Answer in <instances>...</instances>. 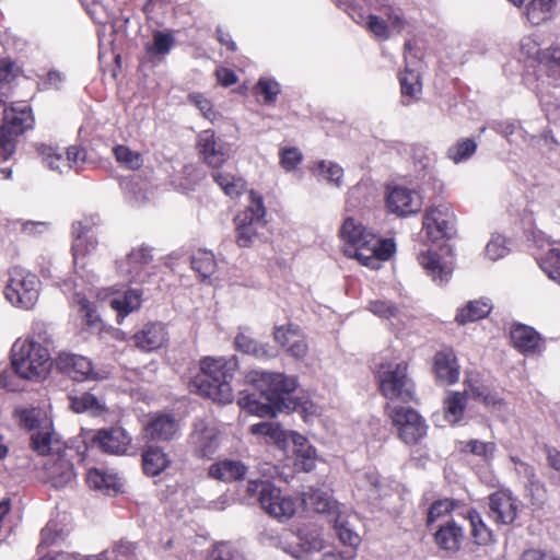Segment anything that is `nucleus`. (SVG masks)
I'll use <instances>...</instances> for the list:
<instances>
[{
  "label": "nucleus",
  "mask_w": 560,
  "mask_h": 560,
  "mask_svg": "<svg viewBox=\"0 0 560 560\" xmlns=\"http://www.w3.org/2000/svg\"><path fill=\"white\" fill-rule=\"evenodd\" d=\"M464 538V529L454 521H450L441 526L434 535V540L439 548L452 553L460 549Z\"/></svg>",
  "instance_id": "nucleus-34"
},
{
  "label": "nucleus",
  "mask_w": 560,
  "mask_h": 560,
  "mask_svg": "<svg viewBox=\"0 0 560 560\" xmlns=\"http://www.w3.org/2000/svg\"><path fill=\"white\" fill-rule=\"evenodd\" d=\"M465 517L470 523L471 536L475 544L486 546L492 541V530L485 524L480 514L476 510H468Z\"/></svg>",
  "instance_id": "nucleus-48"
},
{
  "label": "nucleus",
  "mask_w": 560,
  "mask_h": 560,
  "mask_svg": "<svg viewBox=\"0 0 560 560\" xmlns=\"http://www.w3.org/2000/svg\"><path fill=\"white\" fill-rule=\"evenodd\" d=\"M246 491L249 497H257L261 509L277 520H289L296 512V500L283 495L281 490L269 481L249 480Z\"/></svg>",
  "instance_id": "nucleus-8"
},
{
  "label": "nucleus",
  "mask_w": 560,
  "mask_h": 560,
  "mask_svg": "<svg viewBox=\"0 0 560 560\" xmlns=\"http://www.w3.org/2000/svg\"><path fill=\"white\" fill-rule=\"evenodd\" d=\"M75 478L72 463L65 453L52 454L43 467V480L54 488H63Z\"/></svg>",
  "instance_id": "nucleus-22"
},
{
  "label": "nucleus",
  "mask_w": 560,
  "mask_h": 560,
  "mask_svg": "<svg viewBox=\"0 0 560 560\" xmlns=\"http://www.w3.org/2000/svg\"><path fill=\"white\" fill-rule=\"evenodd\" d=\"M39 291L40 280L35 273L22 267H13L10 270L4 296L11 305L22 310H32L38 301Z\"/></svg>",
  "instance_id": "nucleus-9"
},
{
  "label": "nucleus",
  "mask_w": 560,
  "mask_h": 560,
  "mask_svg": "<svg viewBox=\"0 0 560 560\" xmlns=\"http://www.w3.org/2000/svg\"><path fill=\"white\" fill-rule=\"evenodd\" d=\"M518 512L520 501L510 490H499L489 495V516L497 524L514 523Z\"/></svg>",
  "instance_id": "nucleus-20"
},
{
  "label": "nucleus",
  "mask_w": 560,
  "mask_h": 560,
  "mask_svg": "<svg viewBox=\"0 0 560 560\" xmlns=\"http://www.w3.org/2000/svg\"><path fill=\"white\" fill-rule=\"evenodd\" d=\"M245 381L254 386L266 401H259L247 395L240 397L237 402L242 409L259 417L275 416L277 411L287 407L284 396L296 388L295 377L278 372L253 370L246 374Z\"/></svg>",
  "instance_id": "nucleus-2"
},
{
  "label": "nucleus",
  "mask_w": 560,
  "mask_h": 560,
  "mask_svg": "<svg viewBox=\"0 0 560 560\" xmlns=\"http://www.w3.org/2000/svg\"><path fill=\"white\" fill-rule=\"evenodd\" d=\"M271 544L298 560H310L311 557L324 549V539L318 528H305L299 535L283 532Z\"/></svg>",
  "instance_id": "nucleus-11"
},
{
  "label": "nucleus",
  "mask_w": 560,
  "mask_h": 560,
  "mask_svg": "<svg viewBox=\"0 0 560 560\" xmlns=\"http://www.w3.org/2000/svg\"><path fill=\"white\" fill-rule=\"evenodd\" d=\"M339 234L345 243L343 254L373 270L378 269L395 252L392 240L380 238L352 217L345 219Z\"/></svg>",
  "instance_id": "nucleus-3"
},
{
  "label": "nucleus",
  "mask_w": 560,
  "mask_h": 560,
  "mask_svg": "<svg viewBox=\"0 0 560 560\" xmlns=\"http://www.w3.org/2000/svg\"><path fill=\"white\" fill-rule=\"evenodd\" d=\"M381 394L388 400L402 402L415 399V383L405 361L381 359L374 364Z\"/></svg>",
  "instance_id": "nucleus-7"
},
{
  "label": "nucleus",
  "mask_w": 560,
  "mask_h": 560,
  "mask_svg": "<svg viewBox=\"0 0 560 560\" xmlns=\"http://www.w3.org/2000/svg\"><path fill=\"white\" fill-rule=\"evenodd\" d=\"M37 152L42 163L47 168L59 173L68 170L69 162H67L66 156L59 150V148L47 144H39L37 145Z\"/></svg>",
  "instance_id": "nucleus-41"
},
{
  "label": "nucleus",
  "mask_w": 560,
  "mask_h": 560,
  "mask_svg": "<svg viewBox=\"0 0 560 560\" xmlns=\"http://www.w3.org/2000/svg\"><path fill=\"white\" fill-rule=\"evenodd\" d=\"M247 470V466L241 460L222 459L210 466L209 475L214 479L232 482L242 480L246 476Z\"/></svg>",
  "instance_id": "nucleus-36"
},
{
  "label": "nucleus",
  "mask_w": 560,
  "mask_h": 560,
  "mask_svg": "<svg viewBox=\"0 0 560 560\" xmlns=\"http://www.w3.org/2000/svg\"><path fill=\"white\" fill-rule=\"evenodd\" d=\"M418 262L430 279L438 285L447 283L453 275L455 261L452 255L443 256L433 250H423Z\"/></svg>",
  "instance_id": "nucleus-18"
},
{
  "label": "nucleus",
  "mask_w": 560,
  "mask_h": 560,
  "mask_svg": "<svg viewBox=\"0 0 560 560\" xmlns=\"http://www.w3.org/2000/svg\"><path fill=\"white\" fill-rule=\"evenodd\" d=\"M189 442L199 456L210 457L219 446L220 434L215 425L198 420L194 424Z\"/></svg>",
  "instance_id": "nucleus-24"
},
{
  "label": "nucleus",
  "mask_w": 560,
  "mask_h": 560,
  "mask_svg": "<svg viewBox=\"0 0 560 560\" xmlns=\"http://www.w3.org/2000/svg\"><path fill=\"white\" fill-rule=\"evenodd\" d=\"M34 118L26 104H15L4 109L3 125L0 127V159L9 160L15 151V140L32 128Z\"/></svg>",
  "instance_id": "nucleus-10"
},
{
  "label": "nucleus",
  "mask_w": 560,
  "mask_h": 560,
  "mask_svg": "<svg viewBox=\"0 0 560 560\" xmlns=\"http://www.w3.org/2000/svg\"><path fill=\"white\" fill-rule=\"evenodd\" d=\"M273 339L287 354L296 360H303L308 353L306 338L296 325L277 326L273 330Z\"/></svg>",
  "instance_id": "nucleus-21"
},
{
  "label": "nucleus",
  "mask_w": 560,
  "mask_h": 560,
  "mask_svg": "<svg viewBox=\"0 0 560 560\" xmlns=\"http://www.w3.org/2000/svg\"><path fill=\"white\" fill-rule=\"evenodd\" d=\"M172 460L162 447L150 445L142 452V467L147 476L155 477L166 470Z\"/></svg>",
  "instance_id": "nucleus-35"
},
{
  "label": "nucleus",
  "mask_w": 560,
  "mask_h": 560,
  "mask_svg": "<svg viewBox=\"0 0 560 560\" xmlns=\"http://www.w3.org/2000/svg\"><path fill=\"white\" fill-rule=\"evenodd\" d=\"M93 222L91 220L78 221L72 225V254L75 267H84V258L96 248V241L90 234Z\"/></svg>",
  "instance_id": "nucleus-25"
},
{
  "label": "nucleus",
  "mask_w": 560,
  "mask_h": 560,
  "mask_svg": "<svg viewBox=\"0 0 560 560\" xmlns=\"http://www.w3.org/2000/svg\"><path fill=\"white\" fill-rule=\"evenodd\" d=\"M388 416L405 444L415 445L428 433V425L424 419L411 408L388 407Z\"/></svg>",
  "instance_id": "nucleus-14"
},
{
  "label": "nucleus",
  "mask_w": 560,
  "mask_h": 560,
  "mask_svg": "<svg viewBox=\"0 0 560 560\" xmlns=\"http://www.w3.org/2000/svg\"><path fill=\"white\" fill-rule=\"evenodd\" d=\"M467 395L482 400L487 406L501 407L502 399L495 394L489 393L487 388L478 382H468L467 388L464 393L455 392L450 394L444 401V417L451 423H457L464 416Z\"/></svg>",
  "instance_id": "nucleus-13"
},
{
  "label": "nucleus",
  "mask_w": 560,
  "mask_h": 560,
  "mask_svg": "<svg viewBox=\"0 0 560 560\" xmlns=\"http://www.w3.org/2000/svg\"><path fill=\"white\" fill-rule=\"evenodd\" d=\"M455 214L451 206L431 207L423 217V230L432 242L451 238L455 234Z\"/></svg>",
  "instance_id": "nucleus-16"
},
{
  "label": "nucleus",
  "mask_w": 560,
  "mask_h": 560,
  "mask_svg": "<svg viewBox=\"0 0 560 560\" xmlns=\"http://www.w3.org/2000/svg\"><path fill=\"white\" fill-rule=\"evenodd\" d=\"M509 252L506 240L501 234H493L485 248L486 257L493 261L505 257Z\"/></svg>",
  "instance_id": "nucleus-59"
},
{
  "label": "nucleus",
  "mask_w": 560,
  "mask_h": 560,
  "mask_svg": "<svg viewBox=\"0 0 560 560\" xmlns=\"http://www.w3.org/2000/svg\"><path fill=\"white\" fill-rule=\"evenodd\" d=\"M175 44L174 36L168 32L155 31L152 40L147 43L144 48L147 55L152 59L167 55Z\"/></svg>",
  "instance_id": "nucleus-47"
},
{
  "label": "nucleus",
  "mask_w": 560,
  "mask_h": 560,
  "mask_svg": "<svg viewBox=\"0 0 560 560\" xmlns=\"http://www.w3.org/2000/svg\"><path fill=\"white\" fill-rule=\"evenodd\" d=\"M422 196L416 188L398 184L386 187L385 207L388 212L399 218H407L418 213L422 208Z\"/></svg>",
  "instance_id": "nucleus-15"
},
{
  "label": "nucleus",
  "mask_w": 560,
  "mask_h": 560,
  "mask_svg": "<svg viewBox=\"0 0 560 560\" xmlns=\"http://www.w3.org/2000/svg\"><path fill=\"white\" fill-rule=\"evenodd\" d=\"M212 560H244V558L235 546L222 542L215 547Z\"/></svg>",
  "instance_id": "nucleus-63"
},
{
  "label": "nucleus",
  "mask_w": 560,
  "mask_h": 560,
  "mask_svg": "<svg viewBox=\"0 0 560 560\" xmlns=\"http://www.w3.org/2000/svg\"><path fill=\"white\" fill-rule=\"evenodd\" d=\"M69 400L71 409L77 413L90 412L92 415H100L104 410V405L90 393L71 396Z\"/></svg>",
  "instance_id": "nucleus-52"
},
{
  "label": "nucleus",
  "mask_w": 560,
  "mask_h": 560,
  "mask_svg": "<svg viewBox=\"0 0 560 560\" xmlns=\"http://www.w3.org/2000/svg\"><path fill=\"white\" fill-rule=\"evenodd\" d=\"M86 482L90 488L107 492H116L120 487L117 475L109 474L97 468H91L88 470Z\"/></svg>",
  "instance_id": "nucleus-42"
},
{
  "label": "nucleus",
  "mask_w": 560,
  "mask_h": 560,
  "mask_svg": "<svg viewBox=\"0 0 560 560\" xmlns=\"http://www.w3.org/2000/svg\"><path fill=\"white\" fill-rule=\"evenodd\" d=\"M197 149L202 161L210 167H221L232 155V144L207 129L197 137Z\"/></svg>",
  "instance_id": "nucleus-17"
},
{
  "label": "nucleus",
  "mask_w": 560,
  "mask_h": 560,
  "mask_svg": "<svg viewBox=\"0 0 560 560\" xmlns=\"http://www.w3.org/2000/svg\"><path fill=\"white\" fill-rule=\"evenodd\" d=\"M358 486L360 489L365 490L371 499H377L386 495V492H383V483L376 471L362 474L358 479Z\"/></svg>",
  "instance_id": "nucleus-57"
},
{
  "label": "nucleus",
  "mask_w": 560,
  "mask_h": 560,
  "mask_svg": "<svg viewBox=\"0 0 560 560\" xmlns=\"http://www.w3.org/2000/svg\"><path fill=\"white\" fill-rule=\"evenodd\" d=\"M250 432L255 435H264L270 438L275 443L288 441L289 432L284 431L278 423L259 422L250 427Z\"/></svg>",
  "instance_id": "nucleus-56"
},
{
  "label": "nucleus",
  "mask_w": 560,
  "mask_h": 560,
  "mask_svg": "<svg viewBox=\"0 0 560 560\" xmlns=\"http://www.w3.org/2000/svg\"><path fill=\"white\" fill-rule=\"evenodd\" d=\"M84 560H136V546L129 541H119L98 555Z\"/></svg>",
  "instance_id": "nucleus-43"
},
{
  "label": "nucleus",
  "mask_w": 560,
  "mask_h": 560,
  "mask_svg": "<svg viewBox=\"0 0 560 560\" xmlns=\"http://www.w3.org/2000/svg\"><path fill=\"white\" fill-rule=\"evenodd\" d=\"M92 442L106 453L120 455L127 452L131 436L125 429L117 427L97 431L93 435Z\"/></svg>",
  "instance_id": "nucleus-27"
},
{
  "label": "nucleus",
  "mask_w": 560,
  "mask_h": 560,
  "mask_svg": "<svg viewBox=\"0 0 560 560\" xmlns=\"http://www.w3.org/2000/svg\"><path fill=\"white\" fill-rule=\"evenodd\" d=\"M555 0H532L525 8V15L529 23L539 25L551 18Z\"/></svg>",
  "instance_id": "nucleus-45"
},
{
  "label": "nucleus",
  "mask_w": 560,
  "mask_h": 560,
  "mask_svg": "<svg viewBox=\"0 0 560 560\" xmlns=\"http://www.w3.org/2000/svg\"><path fill=\"white\" fill-rule=\"evenodd\" d=\"M212 177L224 194L231 198L241 196L246 188V182L241 176L232 173L213 172Z\"/></svg>",
  "instance_id": "nucleus-44"
},
{
  "label": "nucleus",
  "mask_w": 560,
  "mask_h": 560,
  "mask_svg": "<svg viewBox=\"0 0 560 560\" xmlns=\"http://www.w3.org/2000/svg\"><path fill=\"white\" fill-rule=\"evenodd\" d=\"M288 441H291L294 447L295 466L304 471L313 470L316 465L317 454L307 439L295 431H290Z\"/></svg>",
  "instance_id": "nucleus-31"
},
{
  "label": "nucleus",
  "mask_w": 560,
  "mask_h": 560,
  "mask_svg": "<svg viewBox=\"0 0 560 560\" xmlns=\"http://www.w3.org/2000/svg\"><path fill=\"white\" fill-rule=\"evenodd\" d=\"M11 365L18 376L39 381L52 365L49 349L35 339H18L11 349Z\"/></svg>",
  "instance_id": "nucleus-6"
},
{
  "label": "nucleus",
  "mask_w": 560,
  "mask_h": 560,
  "mask_svg": "<svg viewBox=\"0 0 560 560\" xmlns=\"http://www.w3.org/2000/svg\"><path fill=\"white\" fill-rule=\"evenodd\" d=\"M303 501L317 513H327L334 516V518L340 514L337 502L334 501L326 491L313 490L311 493L306 494Z\"/></svg>",
  "instance_id": "nucleus-40"
},
{
  "label": "nucleus",
  "mask_w": 560,
  "mask_h": 560,
  "mask_svg": "<svg viewBox=\"0 0 560 560\" xmlns=\"http://www.w3.org/2000/svg\"><path fill=\"white\" fill-rule=\"evenodd\" d=\"M280 165L285 172H293L303 160V154L296 147H282L279 151Z\"/></svg>",
  "instance_id": "nucleus-60"
},
{
  "label": "nucleus",
  "mask_w": 560,
  "mask_h": 560,
  "mask_svg": "<svg viewBox=\"0 0 560 560\" xmlns=\"http://www.w3.org/2000/svg\"><path fill=\"white\" fill-rule=\"evenodd\" d=\"M133 341L136 347L142 351H155L164 347L168 341L166 326L160 322L147 323L133 335Z\"/></svg>",
  "instance_id": "nucleus-26"
},
{
  "label": "nucleus",
  "mask_w": 560,
  "mask_h": 560,
  "mask_svg": "<svg viewBox=\"0 0 560 560\" xmlns=\"http://www.w3.org/2000/svg\"><path fill=\"white\" fill-rule=\"evenodd\" d=\"M402 103L409 105L412 102L420 100L422 95V81L420 73L409 68L407 62L406 69L399 75Z\"/></svg>",
  "instance_id": "nucleus-37"
},
{
  "label": "nucleus",
  "mask_w": 560,
  "mask_h": 560,
  "mask_svg": "<svg viewBox=\"0 0 560 560\" xmlns=\"http://www.w3.org/2000/svg\"><path fill=\"white\" fill-rule=\"evenodd\" d=\"M334 523L339 540L343 545L355 549L361 542V537L350 526L349 522L341 515V513L334 518Z\"/></svg>",
  "instance_id": "nucleus-55"
},
{
  "label": "nucleus",
  "mask_w": 560,
  "mask_h": 560,
  "mask_svg": "<svg viewBox=\"0 0 560 560\" xmlns=\"http://www.w3.org/2000/svg\"><path fill=\"white\" fill-rule=\"evenodd\" d=\"M19 425L31 432V447L38 455L63 453V443L56 432L51 418L38 408H15Z\"/></svg>",
  "instance_id": "nucleus-5"
},
{
  "label": "nucleus",
  "mask_w": 560,
  "mask_h": 560,
  "mask_svg": "<svg viewBox=\"0 0 560 560\" xmlns=\"http://www.w3.org/2000/svg\"><path fill=\"white\" fill-rule=\"evenodd\" d=\"M255 92L264 96L265 103L271 104L276 102L281 89L275 79L262 77L256 83Z\"/></svg>",
  "instance_id": "nucleus-58"
},
{
  "label": "nucleus",
  "mask_w": 560,
  "mask_h": 560,
  "mask_svg": "<svg viewBox=\"0 0 560 560\" xmlns=\"http://www.w3.org/2000/svg\"><path fill=\"white\" fill-rule=\"evenodd\" d=\"M433 370L439 381L454 384L459 378V365L452 349L439 351L434 357Z\"/></svg>",
  "instance_id": "nucleus-30"
},
{
  "label": "nucleus",
  "mask_w": 560,
  "mask_h": 560,
  "mask_svg": "<svg viewBox=\"0 0 560 560\" xmlns=\"http://www.w3.org/2000/svg\"><path fill=\"white\" fill-rule=\"evenodd\" d=\"M238 368L236 357L205 358L200 361L201 377L197 382L200 395L218 404H230L234 399L231 382Z\"/></svg>",
  "instance_id": "nucleus-4"
},
{
  "label": "nucleus",
  "mask_w": 560,
  "mask_h": 560,
  "mask_svg": "<svg viewBox=\"0 0 560 560\" xmlns=\"http://www.w3.org/2000/svg\"><path fill=\"white\" fill-rule=\"evenodd\" d=\"M56 366L75 381L102 380L106 377L105 372L96 371L86 357L73 353H60L56 359Z\"/></svg>",
  "instance_id": "nucleus-19"
},
{
  "label": "nucleus",
  "mask_w": 560,
  "mask_h": 560,
  "mask_svg": "<svg viewBox=\"0 0 560 560\" xmlns=\"http://www.w3.org/2000/svg\"><path fill=\"white\" fill-rule=\"evenodd\" d=\"M537 261L547 277L560 285V242L549 244Z\"/></svg>",
  "instance_id": "nucleus-38"
},
{
  "label": "nucleus",
  "mask_w": 560,
  "mask_h": 560,
  "mask_svg": "<svg viewBox=\"0 0 560 560\" xmlns=\"http://www.w3.org/2000/svg\"><path fill=\"white\" fill-rule=\"evenodd\" d=\"M338 5L380 40L401 33L406 26L401 10L388 0H338Z\"/></svg>",
  "instance_id": "nucleus-1"
},
{
  "label": "nucleus",
  "mask_w": 560,
  "mask_h": 560,
  "mask_svg": "<svg viewBox=\"0 0 560 560\" xmlns=\"http://www.w3.org/2000/svg\"><path fill=\"white\" fill-rule=\"evenodd\" d=\"M266 208L262 197L249 192V205L235 218L236 242L241 247H249L258 235V229L265 225Z\"/></svg>",
  "instance_id": "nucleus-12"
},
{
  "label": "nucleus",
  "mask_w": 560,
  "mask_h": 560,
  "mask_svg": "<svg viewBox=\"0 0 560 560\" xmlns=\"http://www.w3.org/2000/svg\"><path fill=\"white\" fill-rule=\"evenodd\" d=\"M539 102L548 121L560 127V90L541 92Z\"/></svg>",
  "instance_id": "nucleus-46"
},
{
  "label": "nucleus",
  "mask_w": 560,
  "mask_h": 560,
  "mask_svg": "<svg viewBox=\"0 0 560 560\" xmlns=\"http://www.w3.org/2000/svg\"><path fill=\"white\" fill-rule=\"evenodd\" d=\"M492 310V304L487 299L468 302L459 308L456 314V322L460 325L485 318Z\"/></svg>",
  "instance_id": "nucleus-39"
},
{
  "label": "nucleus",
  "mask_w": 560,
  "mask_h": 560,
  "mask_svg": "<svg viewBox=\"0 0 560 560\" xmlns=\"http://www.w3.org/2000/svg\"><path fill=\"white\" fill-rule=\"evenodd\" d=\"M513 346L524 354L535 353L540 351L541 339L539 334L532 327L515 324L510 331Z\"/></svg>",
  "instance_id": "nucleus-33"
},
{
  "label": "nucleus",
  "mask_w": 560,
  "mask_h": 560,
  "mask_svg": "<svg viewBox=\"0 0 560 560\" xmlns=\"http://www.w3.org/2000/svg\"><path fill=\"white\" fill-rule=\"evenodd\" d=\"M188 100L194 104L205 118L213 121L215 119V112L212 108V103L201 93H191L188 95Z\"/></svg>",
  "instance_id": "nucleus-62"
},
{
  "label": "nucleus",
  "mask_w": 560,
  "mask_h": 560,
  "mask_svg": "<svg viewBox=\"0 0 560 560\" xmlns=\"http://www.w3.org/2000/svg\"><path fill=\"white\" fill-rule=\"evenodd\" d=\"M313 173L319 180H325L337 187L342 183L343 170L335 162L320 161L313 168Z\"/></svg>",
  "instance_id": "nucleus-50"
},
{
  "label": "nucleus",
  "mask_w": 560,
  "mask_h": 560,
  "mask_svg": "<svg viewBox=\"0 0 560 560\" xmlns=\"http://www.w3.org/2000/svg\"><path fill=\"white\" fill-rule=\"evenodd\" d=\"M466 448L472 454L482 456L486 460H488L493 456L495 446L491 442L471 440L467 443Z\"/></svg>",
  "instance_id": "nucleus-64"
},
{
  "label": "nucleus",
  "mask_w": 560,
  "mask_h": 560,
  "mask_svg": "<svg viewBox=\"0 0 560 560\" xmlns=\"http://www.w3.org/2000/svg\"><path fill=\"white\" fill-rule=\"evenodd\" d=\"M116 162L128 170L136 171L143 165V156L140 152L131 150L129 147L118 144L113 148Z\"/></svg>",
  "instance_id": "nucleus-51"
},
{
  "label": "nucleus",
  "mask_w": 560,
  "mask_h": 560,
  "mask_svg": "<svg viewBox=\"0 0 560 560\" xmlns=\"http://www.w3.org/2000/svg\"><path fill=\"white\" fill-rule=\"evenodd\" d=\"M191 268L201 279H209L217 269L214 255L205 249H198L191 257Z\"/></svg>",
  "instance_id": "nucleus-49"
},
{
  "label": "nucleus",
  "mask_w": 560,
  "mask_h": 560,
  "mask_svg": "<svg viewBox=\"0 0 560 560\" xmlns=\"http://www.w3.org/2000/svg\"><path fill=\"white\" fill-rule=\"evenodd\" d=\"M94 294V290L88 289L86 291H78L73 294V305L78 308V315L85 326L91 331H100L103 323L97 314L96 307L89 298Z\"/></svg>",
  "instance_id": "nucleus-29"
},
{
  "label": "nucleus",
  "mask_w": 560,
  "mask_h": 560,
  "mask_svg": "<svg viewBox=\"0 0 560 560\" xmlns=\"http://www.w3.org/2000/svg\"><path fill=\"white\" fill-rule=\"evenodd\" d=\"M477 142L471 138L457 140L447 149V158L455 164L467 161L477 150Z\"/></svg>",
  "instance_id": "nucleus-53"
},
{
  "label": "nucleus",
  "mask_w": 560,
  "mask_h": 560,
  "mask_svg": "<svg viewBox=\"0 0 560 560\" xmlns=\"http://www.w3.org/2000/svg\"><path fill=\"white\" fill-rule=\"evenodd\" d=\"M152 250L147 246L133 248L118 265L119 272L130 277L131 281L144 282L150 275Z\"/></svg>",
  "instance_id": "nucleus-23"
},
{
  "label": "nucleus",
  "mask_w": 560,
  "mask_h": 560,
  "mask_svg": "<svg viewBox=\"0 0 560 560\" xmlns=\"http://www.w3.org/2000/svg\"><path fill=\"white\" fill-rule=\"evenodd\" d=\"M179 430L178 421L168 413L152 417L145 424V432L152 440L168 441L175 438Z\"/></svg>",
  "instance_id": "nucleus-32"
},
{
  "label": "nucleus",
  "mask_w": 560,
  "mask_h": 560,
  "mask_svg": "<svg viewBox=\"0 0 560 560\" xmlns=\"http://www.w3.org/2000/svg\"><path fill=\"white\" fill-rule=\"evenodd\" d=\"M96 298L101 302H108L110 307L117 312L119 322L141 305V294L138 290H129L119 294L106 289L98 291Z\"/></svg>",
  "instance_id": "nucleus-28"
},
{
  "label": "nucleus",
  "mask_w": 560,
  "mask_h": 560,
  "mask_svg": "<svg viewBox=\"0 0 560 560\" xmlns=\"http://www.w3.org/2000/svg\"><path fill=\"white\" fill-rule=\"evenodd\" d=\"M455 509V502L450 499H443L435 501L429 509L428 523H434L440 517L450 513Z\"/></svg>",
  "instance_id": "nucleus-61"
},
{
  "label": "nucleus",
  "mask_w": 560,
  "mask_h": 560,
  "mask_svg": "<svg viewBox=\"0 0 560 560\" xmlns=\"http://www.w3.org/2000/svg\"><path fill=\"white\" fill-rule=\"evenodd\" d=\"M368 310L381 319L394 323L401 320L400 308L389 300H374L369 303Z\"/></svg>",
  "instance_id": "nucleus-54"
}]
</instances>
